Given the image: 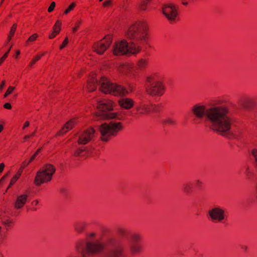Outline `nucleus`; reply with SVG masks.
Instances as JSON below:
<instances>
[{
	"label": "nucleus",
	"mask_w": 257,
	"mask_h": 257,
	"mask_svg": "<svg viewBox=\"0 0 257 257\" xmlns=\"http://www.w3.org/2000/svg\"><path fill=\"white\" fill-rule=\"evenodd\" d=\"M226 102L222 98L216 99L208 108L202 103H197L192 106L191 111L197 118L205 117L212 130L227 136L230 134L232 120L229 116V109Z\"/></svg>",
	"instance_id": "1"
},
{
	"label": "nucleus",
	"mask_w": 257,
	"mask_h": 257,
	"mask_svg": "<svg viewBox=\"0 0 257 257\" xmlns=\"http://www.w3.org/2000/svg\"><path fill=\"white\" fill-rule=\"evenodd\" d=\"M125 34L130 42L123 39L115 43L112 49L115 55H137L148 42L149 27L144 20H139L130 25Z\"/></svg>",
	"instance_id": "2"
},
{
	"label": "nucleus",
	"mask_w": 257,
	"mask_h": 257,
	"mask_svg": "<svg viewBox=\"0 0 257 257\" xmlns=\"http://www.w3.org/2000/svg\"><path fill=\"white\" fill-rule=\"evenodd\" d=\"M105 245L101 240L94 242L85 241V240L79 239L75 244L76 251L85 256L86 254H96L102 252Z\"/></svg>",
	"instance_id": "3"
},
{
	"label": "nucleus",
	"mask_w": 257,
	"mask_h": 257,
	"mask_svg": "<svg viewBox=\"0 0 257 257\" xmlns=\"http://www.w3.org/2000/svg\"><path fill=\"white\" fill-rule=\"evenodd\" d=\"M100 90L104 93L114 96L123 97L132 91L126 89L123 86L111 82L107 78L101 77L99 81Z\"/></svg>",
	"instance_id": "4"
},
{
	"label": "nucleus",
	"mask_w": 257,
	"mask_h": 257,
	"mask_svg": "<svg viewBox=\"0 0 257 257\" xmlns=\"http://www.w3.org/2000/svg\"><path fill=\"white\" fill-rule=\"evenodd\" d=\"M96 106L98 110L96 113L98 119L114 118L117 117V113L110 112L114 106V102L107 99L102 100L99 98H95L94 99Z\"/></svg>",
	"instance_id": "5"
},
{
	"label": "nucleus",
	"mask_w": 257,
	"mask_h": 257,
	"mask_svg": "<svg viewBox=\"0 0 257 257\" xmlns=\"http://www.w3.org/2000/svg\"><path fill=\"white\" fill-rule=\"evenodd\" d=\"M147 93L151 96H160L165 91V87L157 73H153L146 77Z\"/></svg>",
	"instance_id": "6"
},
{
	"label": "nucleus",
	"mask_w": 257,
	"mask_h": 257,
	"mask_svg": "<svg viewBox=\"0 0 257 257\" xmlns=\"http://www.w3.org/2000/svg\"><path fill=\"white\" fill-rule=\"evenodd\" d=\"M122 128V124L120 122L112 121L109 123L102 124L99 127L102 141H108L111 137L115 136Z\"/></svg>",
	"instance_id": "7"
},
{
	"label": "nucleus",
	"mask_w": 257,
	"mask_h": 257,
	"mask_svg": "<svg viewBox=\"0 0 257 257\" xmlns=\"http://www.w3.org/2000/svg\"><path fill=\"white\" fill-rule=\"evenodd\" d=\"M56 171L55 167L51 164H46L37 173L34 184L37 186L50 182Z\"/></svg>",
	"instance_id": "8"
},
{
	"label": "nucleus",
	"mask_w": 257,
	"mask_h": 257,
	"mask_svg": "<svg viewBox=\"0 0 257 257\" xmlns=\"http://www.w3.org/2000/svg\"><path fill=\"white\" fill-rule=\"evenodd\" d=\"M209 218L213 223H222L227 218V215L225 209L219 206H215L208 212Z\"/></svg>",
	"instance_id": "9"
},
{
	"label": "nucleus",
	"mask_w": 257,
	"mask_h": 257,
	"mask_svg": "<svg viewBox=\"0 0 257 257\" xmlns=\"http://www.w3.org/2000/svg\"><path fill=\"white\" fill-rule=\"evenodd\" d=\"M162 12L170 23H175L178 20V7L173 4L165 5L162 8Z\"/></svg>",
	"instance_id": "10"
},
{
	"label": "nucleus",
	"mask_w": 257,
	"mask_h": 257,
	"mask_svg": "<svg viewBox=\"0 0 257 257\" xmlns=\"http://www.w3.org/2000/svg\"><path fill=\"white\" fill-rule=\"evenodd\" d=\"M112 43V36H106L103 39L95 43L93 47L94 51L96 53L102 55L109 47Z\"/></svg>",
	"instance_id": "11"
},
{
	"label": "nucleus",
	"mask_w": 257,
	"mask_h": 257,
	"mask_svg": "<svg viewBox=\"0 0 257 257\" xmlns=\"http://www.w3.org/2000/svg\"><path fill=\"white\" fill-rule=\"evenodd\" d=\"M95 136V131L93 127H89L79 134L78 143L85 145L91 142Z\"/></svg>",
	"instance_id": "12"
},
{
	"label": "nucleus",
	"mask_w": 257,
	"mask_h": 257,
	"mask_svg": "<svg viewBox=\"0 0 257 257\" xmlns=\"http://www.w3.org/2000/svg\"><path fill=\"white\" fill-rule=\"evenodd\" d=\"M155 106L154 104L141 102L137 104L135 110L137 114L143 115L149 114L155 110Z\"/></svg>",
	"instance_id": "13"
},
{
	"label": "nucleus",
	"mask_w": 257,
	"mask_h": 257,
	"mask_svg": "<svg viewBox=\"0 0 257 257\" xmlns=\"http://www.w3.org/2000/svg\"><path fill=\"white\" fill-rule=\"evenodd\" d=\"M98 150L93 147L81 148L76 150L74 153L76 157H95L98 156Z\"/></svg>",
	"instance_id": "14"
},
{
	"label": "nucleus",
	"mask_w": 257,
	"mask_h": 257,
	"mask_svg": "<svg viewBox=\"0 0 257 257\" xmlns=\"http://www.w3.org/2000/svg\"><path fill=\"white\" fill-rule=\"evenodd\" d=\"M117 70L121 74L131 76L134 70V66L131 63L121 64L118 66Z\"/></svg>",
	"instance_id": "15"
},
{
	"label": "nucleus",
	"mask_w": 257,
	"mask_h": 257,
	"mask_svg": "<svg viewBox=\"0 0 257 257\" xmlns=\"http://www.w3.org/2000/svg\"><path fill=\"white\" fill-rule=\"evenodd\" d=\"M28 195L22 194L18 195L14 203L15 208L17 209L22 208L28 201Z\"/></svg>",
	"instance_id": "16"
},
{
	"label": "nucleus",
	"mask_w": 257,
	"mask_h": 257,
	"mask_svg": "<svg viewBox=\"0 0 257 257\" xmlns=\"http://www.w3.org/2000/svg\"><path fill=\"white\" fill-rule=\"evenodd\" d=\"M124 247L122 245L116 246L110 251L105 257H123Z\"/></svg>",
	"instance_id": "17"
},
{
	"label": "nucleus",
	"mask_w": 257,
	"mask_h": 257,
	"mask_svg": "<svg viewBox=\"0 0 257 257\" xmlns=\"http://www.w3.org/2000/svg\"><path fill=\"white\" fill-rule=\"evenodd\" d=\"M118 103L119 106L125 109H130L134 105V100L130 98H122L119 99Z\"/></svg>",
	"instance_id": "18"
},
{
	"label": "nucleus",
	"mask_w": 257,
	"mask_h": 257,
	"mask_svg": "<svg viewBox=\"0 0 257 257\" xmlns=\"http://www.w3.org/2000/svg\"><path fill=\"white\" fill-rule=\"evenodd\" d=\"M88 225V223L84 221H78L73 224L74 230L77 234L82 233Z\"/></svg>",
	"instance_id": "19"
},
{
	"label": "nucleus",
	"mask_w": 257,
	"mask_h": 257,
	"mask_svg": "<svg viewBox=\"0 0 257 257\" xmlns=\"http://www.w3.org/2000/svg\"><path fill=\"white\" fill-rule=\"evenodd\" d=\"M97 84V78L95 74L90 77L88 79L87 89L89 91H93L96 89Z\"/></svg>",
	"instance_id": "20"
},
{
	"label": "nucleus",
	"mask_w": 257,
	"mask_h": 257,
	"mask_svg": "<svg viewBox=\"0 0 257 257\" xmlns=\"http://www.w3.org/2000/svg\"><path fill=\"white\" fill-rule=\"evenodd\" d=\"M75 124V120L74 119H71L66 123L63 127L59 131L57 135H63L69 130H71Z\"/></svg>",
	"instance_id": "21"
},
{
	"label": "nucleus",
	"mask_w": 257,
	"mask_h": 257,
	"mask_svg": "<svg viewBox=\"0 0 257 257\" xmlns=\"http://www.w3.org/2000/svg\"><path fill=\"white\" fill-rule=\"evenodd\" d=\"M130 251L132 255H137L142 251V246L140 243H130Z\"/></svg>",
	"instance_id": "22"
},
{
	"label": "nucleus",
	"mask_w": 257,
	"mask_h": 257,
	"mask_svg": "<svg viewBox=\"0 0 257 257\" xmlns=\"http://www.w3.org/2000/svg\"><path fill=\"white\" fill-rule=\"evenodd\" d=\"M240 104L244 108L250 109L253 107L254 101L251 98L245 97L241 100Z\"/></svg>",
	"instance_id": "23"
},
{
	"label": "nucleus",
	"mask_w": 257,
	"mask_h": 257,
	"mask_svg": "<svg viewBox=\"0 0 257 257\" xmlns=\"http://www.w3.org/2000/svg\"><path fill=\"white\" fill-rule=\"evenodd\" d=\"M148 59L146 58H141L139 59L136 63V66L138 69L144 70L148 65Z\"/></svg>",
	"instance_id": "24"
},
{
	"label": "nucleus",
	"mask_w": 257,
	"mask_h": 257,
	"mask_svg": "<svg viewBox=\"0 0 257 257\" xmlns=\"http://www.w3.org/2000/svg\"><path fill=\"white\" fill-rule=\"evenodd\" d=\"M141 240V235L137 232L133 233L131 234L130 243H140Z\"/></svg>",
	"instance_id": "25"
},
{
	"label": "nucleus",
	"mask_w": 257,
	"mask_h": 257,
	"mask_svg": "<svg viewBox=\"0 0 257 257\" xmlns=\"http://www.w3.org/2000/svg\"><path fill=\"white\" fill-rule=\"evenodd\" d=\"M46 53V52H43V53H42V54H41L40 55H37L35 56L32 59V60L31 61V62H30V63L29 64V67H32V66L34 65V64L36 62L39 61L41 58L42 57L44 56Z\"/></svg>",
	"instance_id": "26"
},
{
	"label": "nucleus",
	"mask_w": 257,
	"mask_h": 257,
	"mask_svg": "<svg viewBox=\"0 0 257 257\" xmlns=\"http://www.w3.org/2000/svg\"><path fill=\"white\" fill-rule=\"evenodd\" d=\"M150 0H142L138 4V7L141 11H145Z\"/></svg>",
	"instance_id": "27"
},
{
	"label": "nucleus",
	"mask_w": 257,
	"mask_h": 257,
	"mask_svg": "<svg viewBox=\"0 0 257 257\" xmlns=\"http://www.w3.org/2000/svg\"><path fill=\"white\" fill-rule=\"evenodd\" d=\"M17 29V25L16 24H14L11 29V31L10 32V34L8 37V41H11L13 36H14Z\"/></svg>",
	"instance_id": "28"
},
{
	"label": "nucleus",
	"mask_w": 257,
	"mask_h": 257,
	"mask_svg": "<svg viewBox=\"0 0 257 257\" xmlns=\"http://www.w3.org/2000/svg\"><path fill=\"white\" fill-rule=\"evenodd\" d=\"M183 190L187 194L190 193L192 191V185L191 183H185L183 185Z\"/></svg>",
	"instance_id": "29"
},
{
	"label": "nucleus",
	"mask_w": 257,
	"mask_h": 257,
	"mask_svg": "<svg viewBox=\"0 0 257 257\" xmlns=\"http://www.w3.org/2000/svg\"><path fill=\"white\" fill-rule=\"evenodd\" d=\"M82 21L80 19H78L76 21L74 24V26L72 28L73 32L75 33L78 31L79 27L82 24Z\"/></svg>",
	"instance_id": "30"
},
{
	"label": "nucleus",
	"mask_w": 257,
	"mask_h": 257,
	"mask_svg": "<svg viewBox=\"0 0 257 257\" xmlns=\"http://www.w3.org/2000/svg\"><path fill=\"white\" fill-rule=\"evenodd\" d=\"M39 204V201L38 199H35L33 200L31 203V209L33 211H36L37 210V206Z\"/></svg>",
	"instance_id": "31"
},
{
	"label": "nucleus",
	"mask_w": 257,
	"mask_h": 257,
	"mask_svg": "<svg viewBox=\"0 0 257 257\" xmlns=\"http://www.w3.org/2000/svg\"><path fill=\"white\" fill-rule=\"evenodd\" d=\"M61 23L60 21L58 20L56 21L55 24L53 27V30L54 31L58 32V33H60L61 31Z\"/></svg>",
	"instance_id": "32"
},
{
	"label": "nucleus",
	"mask_w": 257,
	"mask_h": 257,
	"mask_svg": "<svg viewBox=\"0 0 257 257\" xmlns=\"http://www.w3.org/2000/svg\"><path fill=\"white\" fill-rule=\"evenodd\" d=\"M75 6V3L73 2L71 3V4L68 7V8L65 10V11L64 12V14L67 15L68 14H69L70 12L73 10Z\"/></svg>",
	"instance_id": "33"
},
{
	"label": "nucleus",
	"mask_w": 257,
	"mask_h": 257,
	"mask_svg": "<svg viewBox=\"0 0 257 257\" xmlns=\"http://www.w3.org/2000/svg\"><path fill=\"white\" fill-rule=\"evenodd\" d=\"M20 173H17L15 174L11 180L10 183L9 184V187H11L12 185H13L20 178Z\"/></svg>",
	"instance_id": "34"
},
{
	"label": "nucleus",
	"mask_w": 257,
	"mask_h": 257,
	"mask_svg": "<svg viewBox=\"0 0 257 257\" xmlns=\"http://www.w3.org/2000/svg\"><path fill=\"white\" fill-rule=\"evenodd\" d=\"M15 87L14 86H9L4 94V97H7L9 95L11 94L15 90Z\"/></svg>",
	"instance_id": "35"
},
{
	"label": "nucleus",
	"mask_w": 257,
	"mask_h": 257,
	"mask_svg": "<svg viewBox=\"0 0 257 257\" xmlns=\"http://www.w3.org/2000/svg\"><path fill=\"white\" fill-rule=\"evenodd\" d=\"M38 35L37 34H34L31 35L27 40L26 43L32 42L35 41L38 38Z\"/></svg>",
	"instance_id": "36"
},
{
	"label": "nucleus",
	"mask_w": 257,
	"mask_h": 257,
	"mask_svg": "<svg viewBox=\"0 0 257 257\" xmlns=\"http://www.w3.org/2000/svg\"><path fill=\"white\" fill-rule=\"evenodd\" d=\"M2 222L6 227H10L12 224V221L9 219H5L3 220Z\"/></svg>",
	"instance_id": "37"
},
{
	"label": "nucleus",
	"mask_w": 257,
	"mask_h": 257,
	"mask_svg": "<svg viewBox=\"0 0 257 257\" xmlns=\"http://www.w3.org/2000/svg\"><path fill=\"white\" fill-rule=\"evenodd\" d=\"M244 173L248 178L250 177L253 174L252 170L249 167H246Z\"/></svg>",
	"instance_id": "38"
},
{
	"label": "nucleus",
	"mask_w": 257,
	"mask_h": 257,
	"mask_svg": "<svg viewBox=\"0 0 257 257\" xmlns=\"http://www.w3.org/2000/svg\"><path fill=\"white\" fill-rule=\"evenodd\" d=\"M251 154L254 159L255 164L257 165V149H253Z\"/></svg>",
	"instance_id": "39"
},
{
	"label": "nucleus",
	"mask_w": 257,
	"mask_h": 257,
	"mask_svg": "<svg viewBox=\"0 0 257 257\" xmlns=\"http://www.w3.org/2000/svg\"><path fill=\"white\" fill-rule=\"evenodd\" d=\"M165 122L170 125H174L176 123L175 120L171 118H167Z\"/></svg>",
	"instance_id": "40"
},
{
	"label": "nucleus",
	"mask_w": 257,
	"mask_h": 257,
	"mask_svg": "<svg viewBox=\"0 0 257 257\" xmlns=\"http://www.w3.org/2000/svg\"><path fill=\"white\" fill-rule=\"evenodd\" d=\"M55 6H56L55 3L54 2H52L51 3L50 6L49 7V8L48 9V12L49 13L52 12L54 10Z\"/></svg>",
	"instance_id": "41"
},
{
	"label": "nucleus",
	"mask_w": 257,
	"mask_h": 257,
	"mask_svg": "<svg viewBox=\"0 0 257 257\" xmlns=\"http://www.w3.org/2000/svg\"><path fill=\"white\" fill-rule=\"evenodd\" d=\"M68 43V39L67 37H66L65 39V40H64V41L63 42V43L62 44V45L60 46V49H63L67 45Z\"/></svg>",
	"instance_id": "42"
},
{
	"label": "nucleus",
	"mask_w": 257,
	"mask_h": 257,
	"mask_svg": "<svg viewBox=\"0 0 257 257\" xmlns=\"http://www.w3.org/2000/svg\"><path fill=\"white\" fill-rule=\"evenodd\" d=\"M117 232L120 235H124L125 234V229L122 227L118 228L117 229Z\"/></svg>",
	"instance_id": "43"
},
{
	"label": "nucleus",
	"mask_w": 257,
	"mask_h": 257,
	"mask_svg": "<svg viewBox=\"0 0 257 257\" xmlns=\"http://www.w3.org/2000/svg\"><path fill=\"white\" fill-rule=\"evenodd\" d=\"M59 34V33H58V32H56L55 31H53V32L50 34L49 36V39H53L54 38H55L58 34Z\"/></svg>",
	"instance_id": "44"
},
{
	"label": "nucleus",
	"mask_w": 257,
	"mask_h": 257,
	"mask_svg": "<svg viewBox=\"0 0 257 257\" xmlns=\"http://www.w3.org/2000/svg\"><path fill=\"white\" fill-rule=\"evenodd\" d=\"M202 185V182L200 180H197L195 182V185L197 188H200Z\"/></svg>",
	"instance_id": "45"
},
{
	"label": "nucleus",
	"mask_w": 257,
	"mask_h": 257,
	"mask_svg": "<svg viewBox=\"0 0 257 257\" xmlns=\"http://www.w3.org/2000/svg\"><path fill=\"white\" fill-rule=\"evenodd\" d=\"M40 151V149H39L38 150H37V151L31 157V158H30V159L29 160V162H32L35 159V158H36L37 155L39 153Z\"/></svg>",
	"instance_id": "46"
},
{
	"label": "nucleus",
	"mask_w": 257,
	"mask_h": 257,
	"mask_svg": "<svg viewBox=\"0 0 257 257\" xmlns=\"http://www.w3.org/2000/svg\"><path fill=\"white\" fill-rule=\"evenodd\" d=\"M111 1L107 0V1H106L105 2H104L102 4V5L103 7H109L111 5Z\"/></svg>",
	"instance_id": "47"
},
{
	"label": "nucleus",
	"mask_w": 257,
	"mask_h": 257,
	"mask_svg": "<svg viewBox=\"0 0 257 257\" xmlns=\"http://www.w3.org/2000/svg\"><path fill=\"white\" fill-rule=\"evenodd\" d=\"M4 107L6 109H11L12 108V105L10 103L7 102L4 104Z\"/></svg>",
	"instance_id": "48"
},
{
	"label": "nucleus",
	"mask_w": 257,
	"mask_h": 257,
	"mask_svg": "<svg viewBox=\"0 0 257 257\" xmlns=\"http://www.w3.org/2000/svg\"><path fill=\"white\" fill-rule=\"evenodd\" d=\"M6 84V81L5 80H3L1 83L0 84V91H2L4 87H5Z\"/></svg>",
	"instance_id": "49"
},
{
	"label": "nucleus",
	"mask_w": 257,
	"mask_h": 257,
	"mask_svg": "<svg viewBox=\"0 0 257 257\" xmlns=\"http://www.w3.org/2000/svg\"><path fill=\"white\" fill-rule=\"evenodd\" d=\"M96 234L94 232H91L87 235L88 237L89 238H93L95 236Z\"/></svg>",
	"instance_id": "50"
},
{
	"label": "nucleus",
	"mask_w": 257,
	"mask_h": 257,
	"mask_svg": "<svg viewBox=\"0 0 257 257\" xmlns=\"http://www.w3.org/2000/svg\"><path fill=\"white\" fill-rule=\"evenodd\" d=\"M9 54V52H7L1 58V60H3V61L4 62L5 60L6 59V58L8 57Z\"/></svg>",
	"instance_id": "51"
},
{
	"label": "nucleus",
	"mask_w": 257,
	"mask_h": 257,
	"mask_svg": "<svg viewBox=\"0 0 257 257\" xmlns=\"http://www.w3.org/2000/svg\"><path fill=\"white\" fill-rule=\"evenodd\" d=\"M9 54V52H7L1 58V60H3V61L4 62L5 60L6 59V58L8 57Z\"/></svg>",
	"instance_id": "52"
},
{
	"label": "nucleus",
	"mask_w": 257,
	"mask_h": 257,
	"mask_svg": "<svg viewBox=\"0 0 257 257\" xmlns=\"http://www.w3.org/2000/svg\"><path fill=\"white\" fill-rule=\"evenodd\" d=\"M9 175V173L4 175L0 180V184L3 183V182L5 180L6 177Z\"/></svg>",
	"instance_id": "53"
},
{
	"label": "nucleus",
	"mask_w": 257,
	"mask_h": 257,
	"mask_svg": "<svg viewBox=\"0 0 257 257\" xmlns=\"http://www.w3.org/2000/svg\"><path fill=\"white\" fill-rule=\"evenodd\" d=\"M30 125V122L28 121H26L23 125V129H25L26 127H28Z\"/></svg>",
	"instance_id": "54"
},
{
	"label": "nucleus",
	"mask_w": 257,
	"mask_h": 257,
	"mask_svg": "<svg viewBox=\"0 0 257 257\" xmlns=\"http://www.w3.org/2000/svg\"><path fill=\"white\" fill-rule=\"evenodd\" d=\"M5 164L3 163L0 164V173H2L4 169Z\"/></svg>",
	"instance_id": "55"
},
{
	"label": "nucleus",
	"mask_w": 257,
	"mask_h": 257,
	"mask_svg": "<svg viewBox=\"0 0 257 257\" xmlns=\"http://www.w3.org/2000/svg\"><path fill=\"white\" fill-rule=\"evenodd\" d=\"M31 162H26V161H24L23 164H22V168H24L26 166H27L29 163H30Z\"/></svg>",
	"instance_id": "56"
},
{
	"label": "nucleus",
	"mask_w": 257,
	"mask_h": 257,
	"mask_svg": "<svg viewBox=\"0 0 257 257\" xmlns=\"http://www.w3.org/2000/svg\"><path fill=\"white\" fill-rule=\"evenodd\" d=\"M241 248L243 250L246 251L247 250L248 247H247V246L246 245H242L241 246Z\"/></svg>",
	"instance_id": "57"
},
{
	"label": "nucleus",
	"mask_w": 257,
	"mask_h": 257,
	"mask_svg": "<svg viewBox=\"0 0 257 257\" xmlns=\"http://www.w3.org/2000/svg\"><path fill=\"white\" fill-rule=\"evenodd\" d=\"M31 137H32L31 135H26L24 137V139L25 140H27L28 139H29Z\"/></svg>",
	"instance_id": "58"
},
{
	"label": "nucleus",
	"mask_w": 257,
	"mask_h": 257,
	"mask_svg": "<svg viewBox=\"0 0 257 257\" xmlns=\"http://www.w3.org/2000/svg\"><path fill=\"white\" fill-rule=\"evenodd\" d=\"M23 168H22V167H21V169H20L19 170V171H18V172H17V173H20V176L21 175V173H22V171H23Z\"/></svg>",
	"instance_id": "59"
},
{
	"label": "nucleus",
	"mask_w": 257,
	"mask_h": 257,
	"mask_svg": "<svg viewBox=\"0 0 257 257\" xmlns=\"http://www.w3.org/2000/svg\"><path fill=\"white\" fill-rule=\"evenodd\" d=\"M20 54V51L19 50L17 51L16 54V57H18V56Z\"/></svg>",
	"instance_id": "60"
},
{
	"label": "nucleus",
	"mask_w": 257,
	"mask_h": 257,
	"mask_svg": "<svg viewBox=\"0 0 257 257\" xmlns=\"http://www.w3.org/2000/svg\"><path fill=\"white\" fill-rule=\"evenodd\" d=\"M4 129V126L2 124H0V133H1L2 132V131Z\"/></svg>",
	"instance_id": "61"
},
{
	"label": "nucleus",
	"mask_w": 257,
	"mask_h": 257,
	"mask_svg": "<svg viewBox=\"0 0 257 257\" xmlns=\"http://www.w3.org/2000/svg\"><path fill=\"white\" fill-rule=\"evenodd\" d=\"M35 134H36V131H35L33 133H32L31 135V137H33L35 135Z\"/></svg>",
	"instance_id": "62"
},
{
	"label": "nucleus",
	"mask_w": 257,
	"mask_h": 257,
	"mask_svg": "<svg viewBox=\"0 0 257 257\" xmlns=\"http://www.w3.org/2000/svg\"><path fill=\"white\" fill-rule=\"evenodd\" d=\"M182 4L184 5H187L188 4V3L187 2H182Z\"/></svg>",
	"instance_id": "63"
},
{
	"label": "nucleus",
	"mask_w": 257,
	"mask_h": 257,
	"mask_svg": "<svg viewBox=\"0 0 257 257\" xmlns=\"http://www.w3.org/2000/svg\"><path fill=\"white\" fill-rule=\"evenodd\" d=\"M68 257H77V256H75V255H70V256H68Z\"/></svg>",
	"instance_id": "64"
}]
</instances>
